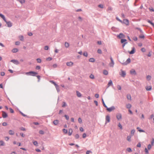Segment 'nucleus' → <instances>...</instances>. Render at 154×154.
I'll use <instances>...</instances> for the list:
<instances>
[{"instance_id":"obj_24","label":"nucleus","mask_w":154,"mask_h":154,"mask_svg":"<svg viewBox=\"0 0 154 154\" xmlns=\"http://www.w3.org/2000/svg\"><path fill=\"white\" fill-rule=\"evenodd\" d=\"M131 136H128L127 137V140L129 141L130 142L131 141Z\"/></svg>"},{"instance_id":"obj_23","label":"nucleus","mask_w":154,"mask_h":154,"mask_svg":"<svg viewBox=\"0 0 154 154\" xmlns=\"http://www.w3.org/2000/svg\"><path fill=\"white\" fill-rule=\"evenodd\" d=\"M18 50L17 48H14L12 50V51L13 53H16L18 51Z\"/></svg>"},{"instance_id":"obj_32","label":"nucleus","mask_w":154,"mask_h":154,"mask_svg":"<svg viewBox=\"0 0 154 154\" xmlns=\"http://www.w3.org/2000/svg\"><path fill=\"white\" fill-rule=\"evenodd\" d=\"M131 106V105L130 104H128L126 105V107L127 108H130Z\"/></svg>"},{"instance_id":"obj_47","label":"nucleus","mask_w":154,"mask_h":154,"mask_svg":"<svg viewBox=\"0 0 154 154\" xmlns=\"http://www.w3.org/2000/svg\"><path fill=\"white\" fill-rule=\"evenodd\" d=\"M139 38H144V36L143 35H141L139 36Z\"/></svg>"},{"instance_id":"obj_3","label":"nucleus","mask_w":154,"mask_h":154,"mask_svg":"<svg viewBox=\"0 0 154 154\" xmlns=\"http://www.w3.org/2000/svg\"><path fill=\"white\" fill-rule=\"evenodd\" d=\"M110 59L111 60V62L109 64V65L110 67H113L114 64V63L112 58L111 57H110Z\"/></svg>"},{"instance_id":"obj_51","label":"nucleus","mask_w":154,"mask_h":154,"mask_svg":"<svg viewBox=\"0 0 154 154\" xmlns=\"http://www.w3.org/2000/svg\"><path fill=\"white\" fill-rule=\"evenodd\" d=\"M56 89L58 92H59V87L58 85H57V86H56Z\"/></svg>"},{"instance_id":"obj_59","label":"nucleus","mask_w":154,"mask_h":154,"mask_svg":"<svg viewBox=\"0 0 154 154\" xmlns=\"http://www.w3.org/2000/svg\"><path fill=\"white\" fill-rule=\"evenodd\" d=\"M2 125L4 126H6L7 125V123L6 122H4L2 123Z\"/></svg>"},{"instance_id":"obj_43","label":"nucleus","mask_w":154,"mask_h":154,"mask_svg":"<svg viewBox=\"0 0 154 154\" xmlns=\"http://www.w3.org/2000/svg\"><path fill=\"white\" fill-rule=\"evenodd\" d=\"M63 133H64L65 134H66L67 132V130L65 129H63Z\"/></svg>"},{"instance_id":"obj_61","label":"nucleus","mask_w":154,"mask_h":154,"mask_svg":"<svg viewBox=\"0 0 154 154\" xmlns=\"http://www.w3.org/2000/svg\"><path fill=\"white\" fill-rule=\"evenodd\" d=\"M86 136V134L84 133L82 135V137L83 138H85Z\"/></svg>"},{"instance_id":"obj_45","label":"nucleus","mask_w":154,"mask_h":154,"mask_svg":"<svg viewBox=\"0 0 154 154\" xmlns=\"http://www.w3.org/2000/svg\"><path fill=\"white\" fill-rule=\"evenodd\" d=\"M37 61L38 63H40L41 62V60L40 58H38L37 59Z\"/></svg>"},{"instance_id":"obj_7","label":"nucleus","mask_w":154,"mask_h":154,"mask_svg":"<svg viewBox=\"0 0 154 154\" xmlns=\"http://www.w3.org/2000/svg\"><path fill=\"white\" fill-rule=\"evenodd\" d=\"M11 62H13L14 64L18 65L19 64V62L17 60H12L11 61Z\"/></svg>"},{"instance_id":"obj_1","label":"nucleus","mask_w":154,"mask_h":154,"mask_svg":"<svg viewBox=\"0 0 154 154\" xmlns=\"http://www.w3.org/2000/svg\"><path fill=\"white\" fill-rule=\"evenodd\" d=\"M0 17L3 19L4 21L7 24L8 27H11L12 26V23L10 21H7L6 20L5 18V16L2 14H0Z\"/></svg>"},{"instance_id":"obj_36","label":"nucleus","mask_w":154,"mask_h":154,"mask_svg":"<svg viewBox=\"0 0 154 154\" xmlns=\"http://www.w3.org/2000/svg\"><path fill=\"white\" fill-rule=\"evenodd\" d=\"M126 150L127 151H128V152H130L132 151L131 149L130 148H128Z\"/></svg>"},{"instance_id":"obj_11","label":"nucleus","mask_w":154,"mask_h":154,"mask_svg":"<svg viewBox=\"0 0 154 154\" xmlns=\"http://www.w3.org/2000/svg\"><path fill=\"white\" fill-rule=\"evenodd\" d=\"M123 22L127 25H128L129 24V20L127 19H124L123 20Z\"/></svg>"},{"instance_id":"obj_33","label":"nucleus","mask_w":154,"mask_h":154,"mask_svg":"<svg viewBox=\"0 0 154 154\" xmlns=\"http://www.w3.org/2000/svg\"><path fill=\"white\" fill-rule=\"evenodd\" d=\"M118 126L121 129H122V127L120 123H119L118 124Z\"/></svg>"},{"instance_id":"obj_41","label":"nucleus","mask_w":154,"mask_h":154,"mask_svg":"<svg viewBox=\"0 0 154 154\" xmlns=\"http://www.w3.org/2000/svg\"><path fill=\"white\" fill-rule=\"evenodd\" d=\"M90 77L91 79H94V75L92 74L90 75Z\"/></svg>"},{"instance_id":"obj_10","label":"nucleus","mask_w":154,"mask_h":154,"mask_svg":"<svg viewBox=\"0 0 154 154\" xmlns=\"http://www.w3.org/2000/svg\"><path fill=\"white\" fill-rule=\"evenodd\" d=\"M117 37L119 38H124L125 37V35L122 33H120Z\"/></svg>"},{"instance_id":"obj_57","label":"nucleus","mask_w":154,"mask_h":154,"mask_svg":"<svg viewBox=\"0 0 154 154\" xmlns=\"http://www.w3.org/2000/svg\"><path fill=\"white\" fill-rule=\"evenodd\" d=\"M134 132H135V130H132L131 131V134H134Z\"/></svg>"},{"instance_id":"obj_42","label":"nucleus","mask_w":154,"mask_h":154,"mask_svg":"<svg viewBox=\"0 0 154 154\" xmlns=\"http://www.w3.org/2000/svg\"><path fill=\"white\" fill-rule=\"evenodd\" d=\"M19 1L22 4L24 3L25 2V0H20Z\"/></svg>"},{"instance_id":"obj_12","label":"nucleus","mask_w":154,"mask_h":154,"mask_svg":"<svg viewBox=\"0 0 154 154\" xmlns=\"http://www.w3.org/2000/svg\"><path fill=\"white\" fill-rule=\"evenodd\" d=\"M130 72L131 74L132 75H136V74L135 71L134 69H131L130 70Z\"/></svg>"},{"instance_id":"obj_50","label":"nucleus","mask_w":154,"mask_h":154,"mask_svg":"<svg viewBox=\"0 0 154 154\" xmlns=\"http://www.w3.org/2000/svg\"><path fill=\"white\" fill-rule=\"evenodd\" d=\"M117 88H118V89L119 90H121V86L119 85H117Z\"/></svg>"},{"instance_id":"obj_62","label":"nucleus","mask_w":154,"mask_h":154,"mask_svg":"<svg viewBox=\"0 0 154 154\" xmlns=\"http://www.w3.org/2000/svg\"><path fill=\"white\" fill-rule=\"evenodd\" d=\"M1 75L2 76H3L5 75V73L4 72H2L1 73Z\"/></svg>"},{"instance_id":"obj_48","label":"nucleus","mask_w":154,"mask_h":154,"mask_svg":"<svg viewBox=\"0 0 154 154\" xmlns=\"http://www.w3.org/2000/svg\"><path fill=\"white\" fill-rule=\"evenodd\" d=\"M9 110L10 112L11 113H13L14 112V110L11 108H9Z\"/></svg>"},{"instance_id":"obj_15","label":"nucleus","mask_w":154,"mask_h":154,"mask_svg":"<svg viewBox=\"0 0 154 154\" xmlns=\"http://www.w3.org/2000/svg\"><path fill=\"white\" fill-rule=\"evenodd\" d=\"M135 52V48L134 47L132 48V50L129 53L130 54H133Z\"/></svg>"},{"instance_id":"obj_34","label":"nucleus","mask_w":154,"mask_h":154,"mask_svg":"<svg viewBox=\"0 0 154 154\" xmlns=\"http://www.w3.org/2000/svg\"><path fill=\"white\" fill-rule=\"evenodd\" d=\"M146 79L147 80H150L151 79V76L150 75H148L146 77Z\"/></svg>"},{"instance_id":"obj_30","label":"nucleus","mask_w":154,"mask_h":154,"mask_svg":"<svg viewBox=\"0 0 154 154\" xmlns=\"http://www.w3.org/2000/svg\"><path fill=\"white\" fill-rule=\"evenodd\" d=\"M147 22L152 25L154 27V23H152L151 21L148 20H147Z\"/></svg>"},{"instance_id":"obj_22","label":"nucleus","mask_w":154,"mask_h":154,"mask_svg":"<svg viewBox=\"0 0 154 154\" xmlns=\"http://www.w3.org/2000/svg\"><path fill=\"white\" fill-rule=\"evenodd\" d=\"M103 73L104 75H107L108 74V72L106 70H103Z\"/></svg>"},{"instance_id":"obj_37","label":"nucleus","mask_w":154,"mask_h":154,"mask_svg":"<svg viewBox=\"0 0 154 154\" xmlns=\"http://www.w3.org/2000/svg\"><path fill=\"white\" fill-rule=\"evenodd\" d=\"M33 143L34 145L36 146H38V143L37 141H33Z\"/></svg>"},{"instance_id":"obj_60","label":"nucleus","mask_w":154,"mask_h":154,"mask_svg":"<svg viewBox=\"0 0 154 154\" xmlns=\"http://www.w3.org/2000/svg\"><path fill=\"white\" fill-rule=\"evenodd\" d=\"M52 58L51 57H48L46 59V60L48 61H50L52 60Z\"/></svg>"},{"instance_id":"obj_5","label":"nucleus","mask_w":154,"mask_h":154,"mask_svg":"<svg viewBox=\"0 0 154 154\" xmlns=\"http://www.w3.org/2000/svg\"><path fill=\"white\" fill-rule=\"evenodd\" d=\"M116 118L118 120H119L122 119V116L121 113H117L116 114Z\"/></svg>"},{"instance_id":"obj_8","label":"nucleus","mask_w":154,"mask_h":154,"mask_svg":"<svg viewBox=\"0 0 154 154\" xmlns=\"http://www.w3.org/2000/svg\"><path fill=\"white\" fill-rule=\"evenodd\" d=\"M115 109V108L114 106H112L110 108H107V110L109 112H111L112 110H114Z\"/></svg>"},{"instance_id":"obj_14","label":"nucleus","mask_w":154,"mask_h":154,"mask_svg":"<svg viewBox=\"0 0 154 154\" xmlns=\"http://www.w3.org/2000/svg\"><path fill=\"white\" fill-rule=\"evenodd\" d=\"M73 62L70 61L69 62H67L66 63V65L68 66H72L73 65Z\"/></svg>"},{"instance_id":"obj_17","label":"nucleus","mask_w":154,"mask_h":154,"mask_svg":"<svg viewBox=\"0 0 154 154\" xmlns=\"http://www.w3.org/2000/svg\"><path fill=\"white\" fill-rule=\"evenodd\" d=\"M76 94L77 96L79 97H81L82 96V94H81V93H80L78 91H76Z\"/></svg>"},{"instance_id":"obj_28","label":"nucleus","mask_w":154,"mask_h":154,"mask_svg":"<svg viewBox=\"0 0 154 154\" xmlns=\"http://www.w3.org/2000/svg\"><path fill=\"white\" fill-rule=\"evenodd\" d=\"M89 61L90 62H93L95 61V60L94 58H91L89 59Z\"/></svg>"},{"instance_id":"obj_9","label":"nucleus","mask_w":154,"mask_h":154,"mask_svg":"<svg viewBox=\"0 0 154 154\" xmlns=\"http://www.w3.org/2000/svg\"><path fill=\"white\" fill-rule=\"evenodd\" d=\"M110 121V118L109 116H107L106 117V123L109 122Z\"/></svg>"},{"instance_id":"obj_52","label":"nucleus","mask_w":154,"mask_h":154,"mask_svg":"<svg viewBox=\"0 0 154 154\" xmlns=\"http://www.w3.org/2000/svg\"><path fill=\"white\" fill-rule=\"evenodd\" d=\"M154 143V139H152V140L151 142V145L152 146L153 145V144Z\"/></svg>"},{"instance_id":"obj_25","label":"nucleus","mask_w":154,"mask_h":154,"mask_svg":"<svg viewBox=\"0 0 154 154\" xmlns=\"http://www.w3.org/2000/svg\"><path fill=\"white\" fill-rule=\"evenodd\" d=\"M19 38L20 40L23 41L24 40L23 37L22 35H20L19 36Z\"/></svg>"},{"instance_id":"obj_2","label":"nucleus","mask_w":154,"mask_h":154,"mask_svg":"<svg viewBox=\"0 0 154 154\" xmlns=\"http://www.w3.org/2000/svg\"><path fill=\"white\" fill-rule=\"evenodd\" d=\"M25 74L27 75H30L32 76H35L36 75L38 74V73L33 71H30L26 72Z\"/></svg>"},{"instance_id":"obj_19","label":"nucleus","mask_w":154,"mask_h":154,"mask_svg":"<svg viewBox=\"0 0 154 154\" xmlns=\"http://www.w3.org/2000/svg\"><path fill=\"white\" fill-rule=\"evenodd\" d=\"M72 130L71 129H69V130L68 135L70 136L72 135Z\"/></svg>"},{"instance_id":"obj_31","label":"nucleus","mask_w":154,"mask_h":154,"mask_svg":"<svg viewBox=\"0 0 154 154\" xmlns=\"http://www.w3.org/2000/svg\"><path fill=\"white\" fill-rule=\"evenodd\" d=\"M66 106H67L66 104V103L65 102H63L62 105V106L63 107H65Z\"/></svg>"},{"instance_id":"obj_58","label":"nucleus","mask_w":154,"mask_h":154,"mask_svg":"<svg viewBox=\"0 0 154 154\" xmlns=\"http://www.w3.org/2000/svg\"><path fill=\"white\" fill-rule=\"evenodd\" d=\"M20 130H22V131H25V130H26L24 128H23V127H21V128H20Z\"/></svg>"},{"instance_id":"obj_4","label":"nucleus","mask_w":154,"mask_h":154,"mask_svg":"<svg viewBox=\"0 0 154 154\" xmlns=\"http://www.w3.org/2000/svg\"><path fill=\"white\" fill-rule=\"evenodd\" d=\"M121 72L119 73V74L121 75L123 77H125V75H126V72H125L122 70H121Z\"/></svg>"},{"instance_id":"obj_35","label":"nucleus","mask_w":154,"mask_h":154,"mask_svg":"<svg viewBox=\"0 0 154 154\" xmlns=\"http://www.w3.org/2000/svg\"><path fill=\"white\" fill-rule=\"evenodd\" d=\"M127 98L128 100H131V97L130 95H127Z\"/></svg>"},{"instance_id":"obj_6","label":"nucleus","mask_w":154,"mask_h":154,"mask_svg":"<svg viewBox=\"0 0 154 154\" xmlns=\"http://www.w3.org/2000/svg\"><path fill=\"white\" fill-rule=\"evenodd\" d=\"M131 62V59L130 58H129L125 62V63H122V64L124 65H126L130 63Z\"/></svg>"},{"instance_id":"obj_13","label":"nucleus","mask_w":154,"mask_h":154,"mask_svg":"<svg viewBox=\"0 0 154 154\" xmlns=\"http://www.w3.org/2000/svg\"><path fill=\"white\" fill-rule=\"evenodd\" d=\"M2 116L3 118H6L8 116L7 114L4 112H2Z\"/></svg>"},{"instance_id":"obj_44","label":"nucleus","mask_w":154,"mask_h":154,"mask_svg":"<svg viewBox=\"0 0 154 154\" xmlns=\"http://www.w3.org/2000/svg\"><path fill=\"white\" fill-rule=\"evenodd\" d=\"M44 49L45 50H48L49 49V47L48 46H45Z\"/></svg>"},{"instance_id":"obj_29","label":"nucleus","mask_w":154,"mask_h":154,"mask_svg":"<svg viewBox=\"0 0 154 154\" xmlns=\"http://www.w3.org/2000/svg\"><path fill=\"white\" fill-rule=\"evenodd\" d=\"M137 129H138V131L140 132H145L144 131H143V130L140 129V128L139 127H137Z\"/></svg>"},{"instance_id":"obj_56","label":"nucleus","mask_w":154,"mask_h":154,"mask_svg":"<svg viewBox=\"0 0 154 154\" xmlns=\"http://www.w3.org/2000/svg\"><path fill=\"white\" fill-rule=\"evenodd\" d=\"M20 42L19 41L16 42H15V45H19L20 44Z\"/></svg>"},{"instance_id":"obj_46","label":"nucleus","mask_w":154,"mask_h":154,"mask_svg":"<svg viewBox=\"0 0 154 154\" xmlns=\"http://www.w3.org/2000/svg\"><path fill=\"white\" fill-rule=\"evenodd\" d=\"M152 146V145L150 144H149L148 146V149H151Z\"/></svg>"},{"instance_id":"obj_16","label":"nucleus","mask_w":154,"mask_h":154,"mask_svg":"<svg viewBox=\"0 0 154 154\" xmlns=\"http://www.w3.org/2000/svg\"><path fill=\"white\" fill-rule=\"evenodd\" d=\"M146 89L147 91H150L152 89V87L151 86H148L146 87Z\"/></svg>"},{"instance_id":"obj_18","label":"nucleus","mask_w":154,"mask_h":154,"mask_svg":"<svg viewBox=\"0 0 154 154\" xmlns=\"http://www.w3.org/2000/svg\"><path fill=\"white\" fill-rule=\"evenodd\" d=\"M112 85V82L111 80H110L108 84V86L109 87L111 85Z\"/></svg>"},{"instance_id":"obj_49","label":"nucleus","mask_w":154,"mask_h":154,"mask_svg":"<svg viewBox=\"0 0 154 154\" xmlns=\"http://www.w3.org/2000/svg\"><path fill=\"white\" fill-rule=\"evenodd\" d=\"M83 55L84 56H85V57H87V56H88V54H87V53L86 52H84L83 54Z\"/></svg>"},{"instance_id":"obj_21","label":"nucleus","mask_w":154,"mask_h":154,"mask_svg":"<svg viewBox=\"0 0 154 154\" xmlns=\"http://www.w3.org/2000/svg\"><path fill=\"white\" fill-rule=\"evenodd\" d=\"M9 134L10 135H12L14 134V132L13 131L11 130H10L9 131Z\"/></svg>"},{"instance_id":"obj_38","label":"nucleus","mask_w":154,"mask_h":154,"mask_svg":"<svg viewBox=\"0 0 154 154\" xmlns=\"http://www.w3.org/2000/svg\"><path fill=\"white\" fill-rule=\"evenodd\" d=\"M50 82L52 84H53L56 87V86H57V85L54 82L52 81H50Z\"/></svg>"},{"instance_id":"obj_40","label":"nucleus","mask_w":154,"mask_h":154,"mask_svg":"<svg viewBox=\"0 0 154 154\" xmlns=\"http://www.w3.org/2000/svg\"><path fill=\"white\" fill-rule=\"evenodd\" d=\"M78 120L79 123L81 124L82 123V120L80 118H79Z\"/></svg>"},{"instance_id":"obj_54","label":"nucleus","mask_w":154,"mask_h":154,"mask_svg":"<svg viewBox=\"0 0 154 154\" xmlns=\"http://www.w3.org/2000/svg\"><path fill=\"white\" fill-rule=\"evenodd\" d=\"M39 133L41 134H44V133L43 131H42V130H40L39 131Z\"/></svg>"},{"instance_id":"obj_26","label":"nucleus","mask_w":154,"mask_h":154,"mask_svg":"<svg viewBox=\"0 0 154 154\" xmlns=\"http://www.w3.org/2000/svg\"><path fill=\"white\" fill-rule=\"evenodd\" d=\"M65 46L66 48H68L69 46V44L67 42H65Z\"/></svg>"},{"instance_id":"obj_39","label":"nucleus","mask_w":154,"mask_h":154,"mask_svg":"<svg viewBox=\"0 0 154 154\" xmlns=\"http://www.w3.org/2000/svg\"><path fill=\"white\" fill-rule=\"evenodd\" d=\"M127 41V40L126 39H122L121 41V42L122 43H124V42H126Z\"/></svg>"},{"instance_id":"obj_20","label":"nucleus","mask_w":154,"mask_h":154,"mask_svg":"<svg viewBox=\"0 0 154 154\" xmlns=\"http://www.w3.org/2000/svg\"><path fill=\"white\" fill-rule=\"evenodd\" d=\"M59 123V121L58 120H56L54 121L53 123L55 125H57Z\"/></svg>"},{"instance_id":"obj_55","label":"nucleus","mask_w":154,"mask_h":154,"mask_svg":"<svg viewBox=\"0 0 154 154\" xmlns=\"http://www.w3.org/2000/svg\"><path fill=\"white\" fill-rule=\"evenodd\" d=\"M75 137L76 139H77L79 137V136L78 134H76L75 136Z\"/></svg>"},{"instance_id":"obj_64","label":"nucleus","mask_w":154,"mask_h":154,"mask_svg":"<svg viewBox=\"0 0 154 154\" xmlns=\"http://www.w3.org/2000/svg\"><path fill=\"white\" fill-rule=\"evenodd\" d=\"M90 152L91 153L92 152L88 150L86 152V154H89V153Z\"/></svg>"},{"instance_id":"obj_53","label":"nucleus","mask_w":154,"mask_h":154,"mask_svg":"<svg viewBox=\"0 0 154 154\" xmlns=\"http://www.w3.org/2000/svg\"><path fill=\"white\" fill-rule=\"evenodd\" d=\"M97 52L98 53L101 54L102 53V51L100 49H98L97 50Z\"/></svg>"},{"instance_id":"obj_27","label":"nucleus","mask_w":154,"mask_h":154,"mask_svg":"<svg viewBox=\"0 0 154 154\" xmlns=\"http://www.w3.org/2000/svg\"><path fill=\"white\" fill-rule=\"evenodd\" d=\"M5 145V143L4 141L2 140L0 141V146H3Z\"/></svg>"},{"instance_id":"obj_63","label":"nucleus","mask_w":154,"mask_h":154,"mask_svg":"<svg viewBox=\"0 0 154 154\" xmlns=\"http://www.w3.org/2000/svg\"><path fill=\"white\" fill-rule=\"evenodd\" d=\"M149 10L151 11H154V10L152 8H149Z\"/></svg>"}]
</instances>
